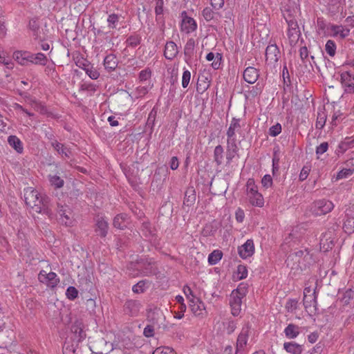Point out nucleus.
I'll return each mask as SVG.
<instances>
[{
	"label": "nucleus",
	"mask_w": 354,
	"mask_h": 354,
	"mask_svg": "<svg viewBox=\"0 0 354 354\" xmlns=\"http://www.w3.org/2000/svg\"><path fill=\"white\" fill-rule=\"evenodd\" d=\"M248 289L247 283H241L230 295L229 306L231 314L234 317H238L241 314L243 299L248 293Z\"/></svg>",
	"instance_id": "1"
},
{
	"label": "nucleus",
	"mask_w": 354,
	"mask_h": 354,
	"mask_svg": "<svg viewBox=\"0 0 354 354\" xmlns=\"http://www.w3.org/2000/svg\"><path fill=\"white\" fill-rule=\"evenodd\" d=\"M298 13L290 12V10H283V15L288 24V37L290 46H295L301 37V32L296 20Z\"/></svg>",
	"instance_id": "2"
},
{
	"label": "nucleus",
	"mask_w": 354,
	"mask_h": 354,
	"mask_svg": "<svg viewBox=\"0 0 354 354\" xmlns=\"http://www.w3.org/2000/svg\"><path fill=\"white\" fill-rule=\"evenodd\" d=\"M245 195L247 202L252 207H263L265 200L259 192L258 187L253 178H249L245 185Z\"/></svg>",
	"instance_id": "3"
},
{
	"label": "nucleus",
	"mask_w": 354,
	"mask_h": 354,
	"mask_svg": "<svg viewBox=\"0 0 354 354\" xmlns=\"http://www.w3.org/2000/svg\"><path fill=\"white\" fill-rule=\"evenodd\" d=\"M334 207L332 201L327 199H319L311 204L310 211L313 215L322 216L330 212Z\"/></svg>",
	"instance_id": "4"
},
{
	"label": "nucleus",
	"mask_w": 354,
	"mask_h": 354,
	"mask_svg": "<svg viewBox=\"0 0 354 354\" xmlns=\"http://www.w3.org/2000/svg\"><path fill=\"white\" fill-rule=\"evenodd\" d=\"M38 280L40 283L46 285L49 288H55L59 283V278L55 272L42 270L38 274Z\"/></svg>",
	"instance_id": "5"
},
{
	"label": "nucleus",
	"mask_w": 354,
	"mask_h": 354,
	"mask_svg": "<svg viewBox=\"0 0 354 354\" xmlns=\"http://www.w3.org/2000/svg\"><path fill=\"white\" fill-rule=\"evenodd\" d=\"M241 131L240 119L233 118L227 130V143L239 144L236 133Z\"/></svg>",
	"instance_id": "6"
},
{
	"label": "nucleus",
	"mask_w": 354,
	"mask_h": 354,
	"mask_svg": "<svg viewBox=\"0 0 354 354\" xmlns=\"http://www.w3.org/2000/svg\"><path fill=\"white\" fill-rule=\"evenodd\" d=\"M237 252L242 259L245 260L252 257L255 252V246L253 239H249L243 244L239 246Z\"/></svg>",
	"instance_id": "7"
},
{
	"label": "nucleus",
	"mask_w": 354,
	"mask_h": 354,
	"mask_svg": "<svg viewBox=\"0 0 354 354\" xmlns=\"http://www.w3.org/2000/svg\"><path fill=\"white\" fill-rule=\"evenodd\" d=\"M326 31L328 36L340 39L346 37L350 33L349 28L342 25L334 24H329L326 28Z\"/></svg>",
	"instance_id": "8"
},
{
	"label": "nucleus",
	"mask_w": 354,
	"mask_h": 354,
	"mask_svg": "<svg viewBox=\"0 0 354 354\" xmlns=\"http://www.w3.org/2000/svg\"><path fill=\"white\" fill-rule=\"evenodd\" d=\"M181 24L180 30L186 34H189L194 32L197 28V24L196 21L189 17L185 11L181 14Z\"/></svg>",
	"instance_id": "9"
},
{
	"label": "nucleus",
	"mask_w": 354,
	"mask_h": 354,
	"mask_svg": "<svg viewBox=\"0 0 354 354\" xmlns=\"http://www.w3.org/2000/svg\"><path fill=\"white\" fill-rule=\"evenodd\" d=\"M343 229L347 234L354 232V205L349 206L346 209Z\"/></svg>",
	"instance_id": "10"
},
{
	"label": "nucleus",
	"mask_w": 354,
	"mask_h": 354,
	"mask_svg": "<svg viewBox=\"0 0 354 354\" xmlns=\"http://www.w3.org/2000/svg\"><path fill=\"white\" fill-rule=\"evenodd\" d=\"M280 51L276 44L268 45L266 49V62L267 64L274 66L279 59Z\"/></svg>",
	"instance_id": "11"
},
{
	"label": "nucleus",
	"mask_w": 354,
	"mask_h": 354,
	"mask_svg": "<svg viewBox=\"0 0 354 354\" xmlns=\"http://www.w3.org/2000/svg\"><path fill=\"white\" fill-rule=\"evenodd\" d=\"M192 313L196 317H203L206 315L205 304L198 297L189 301Z\"/></svg>",
	"instance_id": "12"
},
{
	"label": "nucleus",
	"mask_w": 354,
	"mask_h": 354,
	"mask_svg": "<svg viewBox=\"0 0 354 354\" xmlns=\"http://www.w3.org/2000/svg\"><path fill=\"white\" fill-rule=\"evenodd\" d=\"M341 82L346 93H354V76L348 72L341 74Z\"/></svg>",
	"instance_id": "13"
},
{
	"label": "nucleus",
	"mask_w": 354,
	"mask_h": 354,
	"mask_svg": "<svg viewBox=\"0 0 354 354\" xmlns=\"http://www.w3.org/2000/svg\"><path fill=\"white\" fill-rule=\"evenodd\" d=\"M248 333L249 328L243 327L237 337L236 354H239V353L241 352L247 344Z\"/></svg>",
	"instance_id": "14"
},
{
	"label": "nucleus",
	"mask_w": 354,
	"mask_h": 354,
	"mask_svg": "<svg viewBox=\"0 0 354 354\" xmlns=\"http://www.w3.org/2000/svg\"><path fill=\"white\" fill-rule=\"evenodd\" d=\"M147 317L149 321L156 324H160L165 319L162 310L158 308L151 309L148 312Z\"/></svg>",
	"instance_id": "15"
},
{
	"label": "nucleus",
	"mask_w": 354,
	"mask_h": 354,
	"mask_svg": "<svg viewBox=\"0 0 354 354\" xmlns=\"http://www.w3.org/2000/svg\"><path fill=\"white\" fill-rule=\"evenodd\" d=\"M354 148V138L346 137L342 140L335 151L337 155H342L348 149Z\"/></svg>",
	"instance_id": "16"
},
{
	"label": "nucleus",
	"mask_w": 354,
	"mask_h": 354,
	"mask_svg": "<svg viewBox=\"0 0 354 354\" xmlns=\"http://www.w3.org/2000/svg\"><path fill=\"white\" fill-rule=\"evenodd\" d=\"M13 58L20 65H28L30 64L31 53L28 51L17 50L14 53Z\"/></svg>",
	"instance_id": "17"
},
{
	"label": "nucleus",
	"mask_w": 354,
	"mask_h": 354,
	"mask_svg": "<svg viewBox=\"0 0 354 354\" xmlns=\"http://www.w3.org/2000/svg\"><path fill=\"white\" fill-rule=\"evenodd\" d=\"M239 144L227 143L226 165H230L234 158H239Z\"/></svg>",
	"instance_id": "18"
},
{
	"label": "nucleus",
	"mask_w": 354,
	"mask_h": 354,
	"mask_svg": "<svg viewBox=\"0 0 354 354\" xmlns=\"http://www.w3.org/2000/svg\"><path fill=\"white\" fill-rule=\"evenodd\" d=\"M206 59L208 62H212L211 66L214 70H218L221 68L223 61V55L220 53L209 52L206 55Z\"/></svg>",
	"instance_id": "19"
},
{
	"label": "nucleus",
	"mask_w": 354,
	"mask_h": 354,
	"mask_svg": "<svg viewBox=\"0 0 354 354\" xmlns=\"http://www.w3.org/2000/svg\"><path fill=\"white\" fill-rule=\"evenodd\" d=\"M141 307V303L137 300H129L125 304V310L131 316H137Z\"/></svg>",
	"instance_id": "20"
},
{
	"label": "nucleus",
	"mask_w": 354,
	"mask_h": 354,
	"mask_svg": "<svg viewBox=\"0 0 354 354\" xmlns=\"http://www.w3.org/2000/svg\"><path fill=\"white\" fill-rule=\"evenodd\" d=\"M25 201L26 204L30 206L32 205H38L41 201L40 197L39 196L38 192L35 189L29 190L26 192Z\"/></svg>",
	"instance_id": "21"
},
{
	"label": "nucleus",
	"mask_w": 354,
	"mask_h": 354,
	"mask_svg": "<svg viewBox=\"0 0 354 354\" xmlns=\"http://www.w3.org/2000/svg\"><path fill=\"white\" fill-rule=\"evenodd\" d=\"M259 72L254 67H248L243 72L244 80L249 84H254L258 80Z\"/></svg>",
	"instance_id": "22"
},
{
	"label": "nucleus",
	"mask_w": 354,
	"mask_h": 354,
	"mask_svg": "<svg viewBox=\"0 0 354 354\" xmlns=\"http://www.w3.org/2000/svg\"><path fill=\"white\" fill-rule=\"evenodd\" d=\"M178 49L177 45L173 41H168L165 46L164 55L167 59H174L178 54Z\"/></svg>",
	"instance_id": "23"
},
{
	"label": "nucleus",
	"mask_w": 354,
	"mask_h": 354,
	"mask_svg": "<svg viewBox=\"0 0 354 354\" xmlns=\"http://www.w3.org/2000/svg\"><path fill=\"white\" fill-rule=\"evenodd\" d=\"M283 349L291 354H301L303 346L295 342H288L283 344Z\"/></svg>",
	"instance_id": "24"
},
{
	"label": "nucleus",
	"mask_w": 354,
	"mask_h": 354,
	"mask_svg": "<svg viewBox=\"0 0 354 354\" xmlns=\"http://www.w3.org/2000/svg\"><path fill=\"white\" fill-rule=\"evenodd\" d=\"M288 339H295L300 334V327L293 324H289L283 330Z\"/></svg>",
	"instance_id": "25"
},
{
	"label": "nucleus",
	"mask_w": 354,
	"mask_h": 354,
	"mask_svg": "<svg viewBox=\"0 0 354 354\" xmlns=\"http://www.w3.org/2000/svg\"><path fill=\"white\" fill-rule=\"evenodd\" d=\"M104 66L105 69L109 71H114L118 66L116 57L113 54L106 55L104 59Z\"/></svg>",
	"instance_id": "26"
},
{
	"label": "nucleus",
	"mask_w": 354,
	"mask_h": 354,
	"mask_svg": "<svg viewBox=\"0 0 354 354\" xmlns=\"http://www.w3.org/2000/svg\"><path fill=\"white\" fill-rule=\"evenodd\" d=\"M8 142L17 153H21L24 147L21 141L16 136H10L8 138Z\"/></svg>",
	"instance_id": "27"
},
{
	"label": "nucleus",
	"mask_w": 354,
	"mask_h": 354,
	"mask_svg": "<svg viewBox=\"0 0 354 354\" xmlns=\"http://www.w3.org/2000/svg\"><path fill=\"white\" fill-rule=\"evenodd\" d=\"M108 223L104 218L101 217L97 220L96 232L98 235L105 236L107 234Z\"/></svg>",
	"instance_id": "28"
},
{
	"label": "nucleus",
	"mask_w": 354,
	"mask_h": 354,
	"mask_svg": "<svg viewBox=\"0 0 354 354\" xmlns=\"http://www.w3.org/2000/svg\"><path fill=\"white\" fill-rule=\"evenodd\" d=\"M128 223V216L125 214H118L113 219V225L118 229H123Z\"/></svg>",
	"instance_id": "29"
},
{
	"label": "nucleus",
	"mask_w": 354,
	"mask_h": 354,
	"mask_svg": "<svg viewBox=\"0 0 354 354\" xmlns=\"http://www.w3.org/2000/svg\"><path fill=\"white\" fill-rule=\"evenodd\" d=\"M214 160L218 166L224 162V149L221 145H217L214 150Z\"/></svg>",
	"instance_id": "30"
},
{
	"label": "nucleus",
	"mask_w": 354,
	"mask_h": 354,
	"mask_svg": "<svg viewBox=\"0 0 354 354\" xmlns=\"http://www.w3.org/2000/svg\"><path fill=\"white\" fill-rule=\"evenodd\" d=\"M119 346L125 351L134 350L137 347L133 340L129 337L122 338Z\"/></svg>",
	"instance_id": "31"
},
{
	"label": "nucleus",
	"mask_w": 354,
	"mask_h": 354,
	"mask_svg": "<svg viewBox=\"0 0 354 354\" xmlns=\"http://www.w3.org/2000/svg\"><path fill=\"white\" fill-rule=\"evenodd\" d=\"M222 257V252L219 250H215L209 254L207 259L208 263L210 266H214L221 260Z\"/></svg>",
	"instance_id": "32"
},
{
	"label": "nucleus",
	"mask_w": 354,
	"mask_h": 354,
	"mask_svg": "<svg viewBox=\"0 0 354 354\" xmlns=\"http://www.w3.org/2000/svg\"><path fill=\"white\" fill-rule=\"evenodd\" d=\"M30 59H31L30 64L45 66L47 63L46 56L41 53H38L36 54L31 53Z\"/></svg>",
	"instance_id": "33"
},
{
	"label": "nucleus",
	"mask_w": 354,
	"mask_h": 354,
	"mask_svg": "<svg viewBox=\"0 0 354 354\" xmlns=\"http://www.w3.org/2000/svg\"><path fill=\"white\" fill-rule=\"evenodd\" d=\"M248 274V271L247 267L244 265H239L234 272V277L237 280H242L245 279Z\"/></svg>",
	"instance_id": "34"
},
{
	"label": "nucleus",
	"mask_w": 354,
	"mask_h": 354,
	"mask_svg": "<svg viewBox=\"0 0 354 354\" xmlns=\"http://www.w3.org/2000/svg\"><path fill=\"white\" fill-rule=\"evenodd\" d=\"M354 173V167H351L349 168H343L339 172H337L335 178V180H339L341 179L346 178L352 176Z\"/></svg>",
	"instance_id": "35"
},
{
	"label": "nucleus",
	"mask_w": 354,
	"mask_h": 354,
	"mask_svg": "<svg viewBox=\"0 0 354 354\" xmlns=\"http://www.w3.org/2000/svg\"><path fill=\"white\" fill-rule=\"evenodd\" d=\"M223 329L227 334H232L236 328V322L234 320L229 319L223 323Z\"/></svg>",
	"instance_id": "36"
},
{
	"label": "nucleus",
	"mask_w": 354,
	"mask_h": 354,
	"mask_svg": "<svg viewBox=\"0 0 354 354\" xmlns=\"http://www.w3.org/2000/svg\"><path fill=\"white\" fill-rule=\"evenodd\" d=\"M337 46L334 41L328 40L325 45L326 53L331 57L336 54Z\"/></svg>",
	"instance_id": "37"
},
{
	"label": "nucleus",
	"mask_w": 354,
	"mask_h": 354,
	"mask_svg": "<svg viewBox=\"0 0 354 354\" xmlns=\"http://www.w3.org/2000/svg\"><path fill=\"white\" fill-rule=\"evenodd\" d=\"M60 221L62 223L66 225H71L73 222V217L71 216V212L67 214L65 211L61 210L60 212Z\"/></svg>",
	"instance_id": "38"
},
{
	"label": "nucleus",
	"mask_w": 354,
	"mask_h": 354,
	"mask_svg": "<svg viewBox=\"0 0 354 354\" xmlns=\"http://www.w3.org/2000/svg\"><path fill=\"white\" fill-rule=\"evenodd\" d=\"M307 304L308 306H310V308H306L308 311H309L310 313H315L317 310L316 305H317V299L315 297V292H313L312 293V295H309V298H308V303Z\"/></svg>",
	"instance_id": "39"
},
{
	"label": "nucleus",
	"mask_w": 354,
	"mask_h": 354,
	"mask_svg": "<svg viewBox=\"0 0 354 354\" xmlns=\"http://www.w3.org/2000/svg\"><path fill=\"white\" fill-rule=\"evenodd\" d=\"M194 47H195V41L194 39H189L187 40L184 51L185 55L188 56H192L194 52Z\"/></svg>",
	"instance_id": "40"
},
{
	"label": "nucleus",
	"mask_w": 354,
	"mask_h": 354,
	"mask_svg": "<svg viewBox=\"0 0 354 354\" xmlns=\"http://www.w3.org/2000/svg\"><path fill=\"white\" fill-rule=\"evenodd\" d=\"M151 70L149 68H146L140 72L138 79L140 82H147L151 79Z\"/></svg>",
	"instance_id": "41"
},
{
	"label": "nucleus",
	"mask_w": 354,
	"mask_h": 354,
	"mask_svg": "<svg viewBox=\"0 0 354 354\" xmlns=\"http://www.w3.org/2000/svg\"><path fill=\"white\" fill-rule=\"evenodd\" d=\"M289 3L283 10H290V12L298 13L299 10V0H288Z\"/></svg>",
	"instance_id": "42"
},
{
	"label": "nucleus",
	"mask_w": 354,
	"mask_h": 354,
	"mask_svg": "<svg viewBox=\"0 0 354 354\" xmlns=\"http://www.w3.org/2000/svg\"><path fill=\"white\" fill-rule=\"evenodd\" d=\"M49 181L51 185L56 188H60L64 185V180L58 176H49Z\"/></svg>",
	"instance_id": "43"
},
{
	"label": "nucleus",
	"mask_w": 354,
	"mask_h": 354,
	"mask_svg": "<svg viewBox=\"0 0 354 354\" xmlns=\"http://www.w3.org/2000/svg\"><path fill=\"white\" fill-rule=\"evenodd\" d=\"M152 354H176V351L169 346H161L157 348Z\"/></svg>",
	"instance_id": "44"
},
{
	"label": "nucleus",
	"mask_w": 354,
	"mask_h": 354,
	"mask_svg": "<svg viewBox=\"0 0 354 354\" xmlns=\"http://www.w3.org/2000/svg\"><path fill=\"white\" fill-rule=\"evenodd\" d=\"M66 296L69 300H74L78 296V290L74 286H69L66 291Z\"/></svg>",
	"instance_id": "45"
},
{
	"label": "nucleus",
	"mask_w": 354,
	"mask_h": 354,
	"mask_svg": "<svg viewBox=\"0 0 354 354\" xmlns=\"http://www.w3.org/2000/svg\"><path fill=\"white\" fill-rule=\"evenodd\" d=\"M119 17L115 14L109 15L107 18L108 27L110 28H115L118 23Z\"/></svg>",
	"instance_id": "46"
},
{
	"label": "nucleus",
	"mask_w": 354,
	"mask_h": 354,
	"mask_svg": "<svg viewBox=\"0 0 354 354\" xmlns=\"http://www.w3.org/2000/svg\"><path fill=\"white\" fill-rule=\"evenodd\" d=\"M191 79V73L189 70L184 68L182 76V86L185 88L188 86Z\"/></svg>",
	"instance_id": "47"
},
{
	"label": "nucleus",
	"mask_w": 354,
	"mask_h": 354,
	"mask_svg": "<svg viewBox=\"0 0 354 354\" xmlns=\"http://www.w3.org/2000/svg\"><path fill=\"white\" fill-rule=\"evenodd\" d=\"M328 149V144L326 142H324L321 143L319 145H318L316 147V151H315L317 159L319 158V156L321 155H322L325 152H326Z\"/></svg>",
	"instance_id": "48"
},
{
	"label": "nucleus",
	"mask_w": 354,
	"mask_h": 354,
	"mask_svg": "<svg viewBox=\"0 0 354 354\" xmlns=\"http://www.w3.org/2000/svg\"><path fill=\"white\" fill-rule=\"evenodd\" d=\"M199 81L198 86L201 87L203 91H205L209 87L211 79L209 76H202Z\"/></svg>",
	"instance_id": "49"
},
{
	"label": "nucleus",
	"mask_w": 354,
	"mask_h": 354,
	"mask_svg": "<svg viewBox=\"0 0 354 354\" xmlns=\"http://www.w3.org/2000/svg\"><path fill=\"white\" fill-rule=\"evenodd\" d=\"M147 288L146 283L144 281H140L132 287V290L135 293H142Z\"/></svg>",
	"instance_id": "50"
},
{
	"label": "nucleus",
	"mask_w": 354,
	"mask_h": 354,
	"mask_svg": "<svg viewBox=\"0 0 354 354\" xmlns=\"http://www.w3.org/2000/svg\"><path fill=\"white\" fill-rule=\"evenodd\" d=\"M281 125L279 123H277L276 124L272 126L269 129V135L272 137H276L281 132Z\"/></svg>",
	"instance_id": "51"
},
{
	"label": "nucleus",
	"mask_w": 354,
	"mask_h": 354,
	"mask_svg": "<svg viewBox=\"0 0 354 354\" xmlns=\"http://www.w3.org/2000/svg\"><path fill=\"white\" fill-rule=\"evenodd\" d=\"M85 71L86 73L92 80H97L100 77V73L93 66L86 68Z\"/></svg>",
	"instance_id": "52"
},
{
	"label": "nucleus",
	"mask_w": 354,
	"mask_h": 354,
	"mask_svg": "<svg viewBox=\"0 0 354 354\" xmlns=\"http://www.w3.org/2000/svg\"><path fill=\"white\" fill-rule=\"evenodd\" d=\"M261 185L266 189H268L272 185V178L270 174H266L263 176L261 179Z\"/></svg>",
	"instance_id": "53"
},
{
	"label": "nucleus",
	"mask_w": 354,
	"mask_h": 354,
	"mask_svg": "<svg viewBox=\"0 0 354 354\" xmlns=\"http://www.w3.org/2000/svg\"><path fill=\"white\" fill-rule=\"evenodd\" d=\"M53 145L59 153L64 155L65 156H68L69 151L66 147H64L62 144L56 142Z\"/></svg>",
	"instance_id": "54"
},
{
	"label": "nucleus",
	"mask_w": 354,
	"mask_h": 354,
	"mask_svg": "<svg viewBox=\"0 0 354 354\" xmlns=\"http://www.w3.org/2000/svg\"><path fill=\"white\" fill-rule=\"evenodd\" d=\"M183 293L185 294L188 302L196 297L193 294V291L188 286H185L183 288Z\"/></svg>",
	"instance_id": "55"
},
{
	"label": "nucleus",
	"mask_w": 354,
	"mask_h": 354,
	"mask_svg": "<svg viewBox=\"0 0 354 354\" xmlns=\"http://www.w3.org/2000/svg\"><path fill=\"white\" fill-rule=\"evenodd\" d=\"M326 122V115L323 113H319L317 122H316V128L322 129L325 125Z\"/></svg>",
	"instance_id": "56"
},
{
	"label": "nucleus",
	"mask_w": 354,
	"mask_h": 354,
	"mask_svg": "<svg viewBox=\"0 0 354 354\" xmlns=\"http://www.w3.org/2000/svg\"><path fill=\"white\" fill-rule=\"evenodd\" d=\"M311 292H312V290H311L310 287H306L304 288V304L305 308H308L310 307V306H308L307 304V303H308V298H309V295H312Z\"/></svg>",
	"instance_id": "57"
},
{
	"label": "nucleus",
	"mask_w": 354,
	"mask_h": 354,
	"mask_svg": "<svg viewBox=\"0 0 354 354\" xmlns=\"http://www.w3.org/2000/svg\"><path fill=\"white\" fill-rule=\"evenodd\" d=\"M143 335L146 337H151L154 335V328L151 325H147L144 328Z\"/></svg>",
	"instance_id": "58"
},
{
	"label": "nucleus",
	"mask_w": 354,
	"mask_h": 354,
	"mask_svg": "<svg viewBox=\"0 0 354 354\" xmlns=\"http://www.w3.org/2000/svg\"><path fill=\"white\" fill-rule=\"evenodd\" d=\"M235 218L237 222L242 223L245 218V212L241 208H238L235 212Z\"/></svg>",
	"instance_id": "59"
},
{
	"label": "nucleus",
	"mask_w": 354,
	"mask_h": 354,
	"mask_svg": "<svg viewBox=\"0 0 354 354\" xmlns=\"http://www.w3.org/2000/svg\"><path fill=\"white\" fill-rule=\"evenodd\" d=\"M342 119V114L339 111H336L332 116L331 123L333 125L336 126Z\"/></svg>",
	"instance_id": "60"
},
{
	"label": "nucleus",
	"mask_w": 354,
	"mask_h": 354,
	"mask_svg": "<svg viewBox=\"0 0 354 354\" xmlns=\"http://www.w3.org/2000/svg\"><path fill=\"white\" fill-rule=\"evenodd\" d=\"M261 92H262V87L260 86L258 84L255 86L252 87V89L249 91V94L252 97H255V96L259 95Z\"/></svg>",
	"instance_id": "61"
},
{
	"label": "nucleus",
	"mask_w": 354,
	"mask_h": 354,
	"mask_svg": "<svg viewBox=\"0 0 354 354\" xmlns=\"http://www.w3.org/2000/svg\"><path fill=\"white\" fill-rule=\"evenodd\" d=\"M210 3L214 9L218 10L223 6L224 0H210Z\"/></svg>",
	"instance_id": "62"
},
{
	"label": "nucleus",
	"mask_w": 354,
	"mask_h": 354,
	"mask_svg": "<svg viewBox=\"0 0 354 354\" xmlns=\"http://www.w3.org/2000/svg\"><path fill=\"white\" fill-rule=\"evenodd\" d=\"M155 12L157 15H161L163 12V1L158 0L156 2Z\"/></svg>",
	"instance_id": "63"
},
{
	"label": "nucleus",
	"mask_w": 354,
	"mask_h": 354,
	"mask_svg": "<svg viewBox=\"0 0 354 354\" xmlns=\"http://www.w3.org/2000/svg\"><path fill=\"white\" fill-rule=\"evenodd\" d=\"M309 174V169L307 167H303L299 176L300 181L306 180Z\"/></svg>",
	"instance_id": "64"
}]
</instances>
